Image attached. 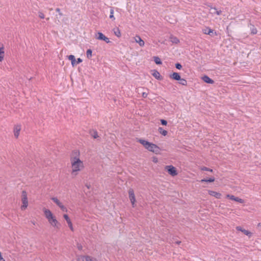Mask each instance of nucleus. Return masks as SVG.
<instances>
[{
	"mask_svg": "<svg viewBox=\"0 0 261 261\" xmlns=\"http://www.w3.org/2000/svg\"><path fill=\"white\" fill-rule=\"evenodd\" d=\"M158 131L159 132L162 134V135H163L164 136H165L167 135V131L164 129L162 127H159V128H158Z\"/></svg>",
	"mask_w": 261,
	"mask_h": 261,
	"instance_id": "a878e982",
	"label": "nucleus"
},
{
	"mask_svg": "<svg viewBox=\"0 0 261 261\" xmlns=\"http://www.w3.org/2000/svg\"><path fill=\"white\" fill-rule=\"evenodd\" d=\"M210 7L211 10H215V12H212V14H217V15H220L222 13L221 10H217L215 7H213L212 6H209Z\"/></svg>",
	"mask_w": 261,
	"mask_h": 261,
	"instance_id": "b1692460",
	"label": "nucleus"
},
{
	"mask_svg": "<svg viewBox=\"0 0 261 261\" xmlns=\"http://www.w3.org/2000/svg\"><path fill=\"white\" fill-rule=\"evenodd\" d=\"M44 215H45L46 218L47 220H48L49 218H51V217L53 216H54L53 214H52L51 212L49 210H48V209H44Z\"/></svg>",
	"mask_w": 261,
	"mask_h": 261,
	"instance_id": "dca6fc26",
	"label": "nucleus"
},
{
	"mask_svg": "<svg viewBox=\"0 0 261 261\" xmlns=\"http://www.w3.org/2000/svg\"><path fill=\"white\" fill-rule=\"evenodd\" d=\"M82 61L83 60L82 59H81L80 58H77V60H76V65L81 63V62H82Z\"/></svg>",
	"mask_w": 261,
	"mask_h": 261,
	"instance_id": "49530a36",
	"label": "nucleus"
},
{
	"mask_svg": "<svg viewBox=\"0 0 261 261\" xmlns=\"http://www.w3.org/2000/svg\"><path fill=\"white\" fill-rule=\"evenodd\" d=\"M201 170L202 171H210L211 172H212L213 171V169H210L206 167H204V166L201 167Z\"/></svg>",
	"mask_w": 261,
	"mask_h": 261,
	"instance_id": "473e14b6",
	"label": "nucleus"
},
{
	"mask_svg": "<svg viewBox=\"0 0 261 261\" xmlns=\"http://www.w3.org/2000/svg\"><path fill=\"white\" fill-rule=\"evenodd\" d=\"M202 80L207 84H213L214 83V80L211 79L208 76L205 75L202 77Z\"/></svg>",
	"mask_w": 261,
	"mask_h": 261,
	"instance_id": "ddd939ff",
	"label": "nucleus"
},
{
	"mask_svg": "<svg viewBox=\"0 0 261 261\" xmlns=\"http://www.w3.org/2000/svg\"><path fill=\"white\" fill-rule=\"evenodd\" d=\"M71 165L72 168L71 174L73 176H76L77 174V172L80 171L81 168L83 167V162L79 158L75 157L73 159V161L71 162Z\"/></svg>",
	"mask_w": 261,
	"mask_h": 261,
	"instance_id": "f257e3e1",
	"label": "nucleus"
},
{
	"mask_svg": "<svg viewBox=\"0 0 261 261\" xmlns=\"http://www.w3.org/2000/svg\"><path fill=\"white\" fill-rule=\"evenodd\" d=\"M236 229L238 231H240L243 232L245 235L248 236L249 237H250L252 236V233L251 232H250L248 230H246V229L243 228L241 226H237Z\"/></svg>",
	"mask_w": 261,
	"mask_h": 261,
	"instance_id": "9d476101",
	"label": "nucleus"
},
{
	"mask_svg": "<svg viewBox=\"0 0 261 261\" xmlns=\"http://www.w3.org/2000/svg\"><path fill=\"white\" fill-rule=\"evenodd\" d=\"M153 60L157 65H161L162 64L161 59L158 56L153 57Z\"/></svg>",
	"mask_w": 261,
	"mask_h": 261,
	"instance_id": "393cba45",
	"label": "nucleus"
},
{
	"mask_svg": "<svg viewBox=\"0 0 261 261\" xmlns=\"http://www.w3.org/2000/svg\"><path fill=\"white\" fill-rule=\"evenodd\" d=\"M76 246L77 249L79 250H80V251H82V249H83V246H82V245L81 244H80V243L77 242L76 243Z\"/></svg>",
	"mask_w": 261,
	"mask_h": 261,
	"instance_id": "e433bc0d",
	"label": "nucleus"
},
{
	"mask_svg": "<svg viewBox=\"0 0 261 261\" xmlns=\"http://www.w3.org/2000/svg\"><path fill=\"white\" fill-rule=\"evenodd\" d=\"M202 32L203 34L209 35L211 37H214L217 35V32L208 27L202 29Z\"/></svg>",
	"mask_w": 261,
	"mask_h": 261,
	"instance_id": "423d86ee",
	"label": "nucleus"
},
{
	"mask_svg": "<svg viewBox=\"0 0 261 261\" xmlns=\"http://www.w3.org/2000/svg\"><path fill=\"white\" fill-rule=\"evenodd\" d=\"M114 34L118 38L121 36L120 30L118 28H116L113 29Z\"/></svg>",
	"mask_w": 261,
	"mask_h": 261,
	"instance_id": "5701e85b",
	"label": "nucleus"
},
{
	"mask_svg": "<svg viewBox=\"0 0 261 261\" xmlns=\"http://www.w3.org/2000/svg\"><path fill=\"white\" fill-rule=\"evenodd\" d=\"M92 50L91 49H87L86 51V56L88 59H90L92 57Z\"/></svg>",
	"mask_w": 261,
	"mask_h": 261,
	"instance_id": "7c9ffc66",
	"label": "nucleus"
},
{
	"mask_svg": "<svg viewBox=\"0 0 261 261\" xmlns=\"http://www.w3.org/2000/svg\"><path fill=\"white\" fill-rule=\"evenodd\" d=\"M170 77L174 80L178 81L180 80V75L179 73L173 72L172 74L170 75Z\"/></svg>",
	"mask_w": 261,
	"mask_h": 261,
	"instance_id": "2eb2a0df",
	"label": "nucleus"
},
{
	"mask_svg": "<svg viewBox=\"0 0 261 261\" xmlns=\"http://www.w3.org/2000/svg\"><path fill=\"white\" fill-rule=\"evenodd\" d=\"M146 149L154 153H158L160 151V148L155 144L150 142Z\"/></svg>",
	"mask_w": 261,
	"mask_h": 261,
	"instance_id": "20e7f679",
	"label": "nucleus"
},
{
	"mask_svg": "<svg viewBox=\"0 0 261 261\" xmlns=\"http://www.w3.org/2000/svg\"><path fill=\"white\" fill-rule=\"evenodd\" d=\"M91 135L94 138L97 139L99 137L98 135V133L96 130H93L90 132Z\"/></svg>",
	"mask_w": 261,
	"mask_h": 261,
	"instance_id": "cd10ccee",
	"label": "nucleus"
},
{
	"mask_svg": "<svg viewBox=\"0 0 261 261\" xmlns=\"http://www.w3.org/2000/svg\"><path fill=\"white\" fill-rule=\"evenodd\" d=\"M21 201L22 205L21 207L22 210H25L28 205L27 193L25 191H22L21 194Z\"/></svg>",
	"mask_w": 261,
	"mask_h": 261,
	"instance_id": "f03ea898",
	"label": "nucleus"
},
{
	"mask_svg": "<svg viewBox=\"0 0 261 261\" xmlns=\"http://www.w3.org/2000/svg\"><path fill=\"white\" fill-rule=\"evenodd\" d=\"M88 256L80 255L77 256V261H87V258Z\"/></svg>",
	"mask_w": 261,
	"mask_h": 261,
	"instance_id": "bb28decb",
	"label": "nucleus"
},
{
	"mask_svg": "<svg viewBox=\"0 0 261 261\" xmlns=\"http://www.w3.org/2000/svg\"><path fill=\"white\" fill-rule=\"evenodd\" d=\"M178 83L183 86H186L187 85V81L185 79H181L180 77V80H178Z\"/></svg>",
	"mask_w": 261,
	"mask_h": 261,
	"instance_id": "c85d7f7f",
	"label": "nucleus"
},
{
	"mask_svg": "<svg viewBox=\"0 0 261 261\" xmlns=\"http://www.w3.org/2000/svg\"><path fill=\"white\" fill-rule=\"evenodd\" d=\"M4 47L3 46L0 47V62H2L4 60Z\"/></svg>",
	"mask_w": 261,
	"mask_h": 261,
	"instance_id": "4be33fe9",
	"label": "nucleus"
},
{
	"mask_svg": "<svg viewBox=\"0 0 261 261\" xmlns=\"http://www.w3.org/2000/svg\"><path fill=\"white\" fill-rule=\"evenodd\" d=\"M208 194L210 195L215 197L218 199L221 198L222 196L220 193L211 190L208 191Z\"/></svg>",
	"mask_w": 261,
	"mask_h": 261,
	"instance_id": "f8f14e48",
	"label": "nucleus"
},
{
	"mask_svg": "<svg viewBox=\"0 0 261 261\" xmlns=\"http://www.w3.org/2000/svg\"><path fill=\"white\" fill-rule=\"evenodd\" d=\"M175 66V67L179 70L181 69L182 68V65L179 63H176Z\"/></svg>",
	"mask_w": 261,
	"mask_h": 261,
	"instance_id": "ea45409f",
	"label": "nucleus"
},
{
	"mask_svg": "<svg viewBox=\"0 0 261 261\" xmlns=\"http://www.w3.org/2000/svg\"><path fill=\"white\" fill-rule=\"evenodd\" d=\"M95 38L99 40H102L107 43H111L109 38L106 37L102 33L98 32L95 34Z\"/></svg>",
	"mask_w": 261,
	"mask_h": 261,
	"instance_id": "7ed1b4c3",
	"label": "nucleus"
},
{
	"mask_svg": "<svg viewBox=\"0 0 261 261\" xmlns=\"http://www.w3.org/2000/svg\"><path fill=\"white\" fill-rule=\"evenodd\" d=\"M67 224H68V226L69 227L70 229H71V230L73 231V228L72 226V224L71 221L68 222L67 223Z\"/></svg>",
	"mask_w": 261,
	"mask_h": 261,
	"instance_id": "37998d69",
	"label": "nucleus"
},
{
	"mask_svg": "<svg viewBox=\"0 0 261 261\" xmlns=\"http://www.w3.org/2000/svg\"><path fill=\"white\" fill-rule=\"evenodd\" d=\"M235 201L238 202L240 203H243L244 202V200L243 199L237 197L236 198Z\"/></svg>",
	"mask_w": 261,
	"mask_h": 261,
	"instance_id": "4c0bfd02",
	"label": "nucleus"
},
{
	"mask_svg": "<svg viewBox=\"0 0 261 261\" xmlns=\"http://www.w3.org/2000/svg\"><path fill=\"white\" fill-rule=\"evenodd\" d=\"M148 94L146 92H143L142 96L143 98H146Z\"/></svg>",
	"mask_w": 261,
	"mask_h": 261,
	"instance_id": "de8ad7c7",
	"label": "nucleus"
},
{
	"mask_svg": "<svg viewBox=\"0 0 261 261\" xmlns=\"http://www.w3.org/2000/svg\"><path fill=\"white\" fill-rule=\"evenodd\" d=\"M110 18L112 19V20H115V18L114 16V10L113 8H111L110 9Z\"/></svg>",
	"mask_w": 261,
	"mask_h": 261,
	"instance_id": "2f4dec72",
	"label": "nucleus"
},
{
	"mask_svg": "<svg viewBox=\"0 0 261 261\" xmlns=\"http://www.w3.org/2000/svg\"><path fill=\"white\" fill-rule=\"evenodd\" d=\"M56 12L59 13V14L60 16H63V13L61 12V10L60 8H56Z\"/></svg>",
	"mask_w": 261,
	"mask_h": 261,
	"instance_id": "a18cd8bd",
	"label": "nucleus"
},
{
	"mask_svg": "<svg viewBox=\"0 0 261 261\" xmlns=\"http://www.w3.org/2000/svg\"><path fill=\"white\" fill-rule=\"evenodd\" d=\"M87 261H97V260L95 258H93L90 256H87Z\"/></svg>",
	"mask_w": 261,
	"mask_h": 261,
	"instance_id": "c03bdc74",
	"label": "nucleus"
},
{
	"mask_svg": "<svg viewBox=\"0 0 261 261\" xmlns=\"http://www.w3.org/2000/svg\"><path fill=\"white\" fill-rule=\"evenodd\" d=\"M59 207L62 210L63 212H67V208L62 204L61 203V205H60Z\"/></svg>",
	"mask_w": 261,
	"mask_h": 261,
	"instance_id": "c9c22d12",
	"label": "nucleus"
},
{
	"mask_svg": "<svg viewBox=\"0 0 261 261\" xmlns=\"http://www.w3.org/2000/svg\"><path fill=\"white\" fill-rule=\"evenodd\" d=\"M152 75L157 80H161V76L159 72H158L156 70H154L153 71V73H152Z\"/></svg>",
	"mask_w": 261,
	"mask_h": 261,
	"instance_id": "a211bd4d",
	"label": "nucleus"
},
{
	"mask_svg": "<svg viewBox=\"0 0 261 261\" xmlns=\"http://www.w3.org/2000/svg\"><path fill=\"white\" fill-rule=\"evenodd\" d=\"M153 162H155V163L157 162V160L154 159L153 160Z\"/></svg>",
	"mask_w": 261,
	"mask_h": 261,
	"instance_id": "3c124183",
	"label": "nucleus"
},
{
	"mask_svg": "<svg viewBox=\"0 0 261 261\" xmlns=\"http://www.w3.org/2000/svg\"><path fill=\"white\" fill-rule=\"evenodd\" d=\"M181 242L180 241H176L175 242V243L177 245H179L180 244Z\"/></svg>",
	"mask_w": 261,
	"mask_h": 261,
	"instance_id": "8fccbe9b",
	"label": "nucleus"
},
{
	"mask_svg": "<svg viewBox=\"0 0 261 261\" xmlns=\"http://www.w3.org/2000/svg\"><path fill=\"white\" fill-rule=\"evenodd\" d=\"M136 140L137 142H139L140 144H141L145 148V149L147 148V147L149 145V144L150 143L148 141L144 140L143 139L137 138Z\"/></svg>",
	"mask_w": 261,
	"mask_h": 261,
	"instance_id": "9b49d317",
	"label": "nucleus"
},
{
	"mask_svg": "<svg viewBox=\"0 0 261 261\" xmlns=\"http://www.w3.org/2000/svg\"><path fill=\"white\" fill-rule=\"evenodd\" d=\"M161 123L163 125H166L167 124V121L165 119H161Z\"/></svg>",
	"mask_w": 261,
	"mask_h": 261,
	"instance_id": "79ce46f5",
	"label": "nucleus"
},
{
	"mask_svg": "<svg viewBox=\"0 0 261 261\" xmlns=\"http://www.w3.org/2000/svg\"><path fill=\"white\" fill-rule=\"evenodd\" d=\"M63 217L64 218V219L66 220L67 223H68V222H70L71 221L69 217H68V216L67 215V214H64L63 215Z\"/></svg>",
	"mask_w": 261,
	"mask_h": 261,
	"instance_id": "58836bf2",
	"label": "nucleus"
},
{
	"mask_svg": "<svg viewBox=\"0 0 261 261\" xmlns=\"http://www.w3.org/2000/svg\"><path fill=\"white\" fill-rule=\"evenodd\" d=\"M215 180V178L214 177H211L208 179H205V178H203V179H202L201 180H200V182L202 183V182H214Z\"/></svg>",
	"mask_w": 261,
	"mask_h": 261,
	"instance_id": "6ab92c4d",
	"label": "nucleus"
},
{
	"mask_svg": "<svg viewBox=\"0 0 261 261\" xmlns=\"http://www.w3.org/2000/svg\"><path fill=\"white\" fill-rule=\"evenodd\" d=\"M135 39L136 42L138 43L140 46H143L144 45V41L139 36H136L135 37Z\"/></svg>",
	"mask_w": 261,
	"mask_h": 261,
	"instance_id": "f3484780",
	"label": "nucleus"
},
{
	"mask_svg": "<svg viewBox=\"0 0 261 261\" xmlns=\"http://www.w3.org/2000/svg\"><path fill=\"white\" fill-rule=\"evenodd\" d=\"M21 129V126L20 125H15L14 128V134L16 138H18L19 132Z\"/></svg>",
	"mask_w": 261,
	"mask_h": 261,
	"instance_id": "4468645a",
	"label": "nucleus"
},
{
	"mask_svg": "<svg viewBox=\"0 0 261 261\" xmlns=\"http://www.w3.org/2000/svg\"><path fill=\"white\" fill-rule=\"evenodd\" d=\"M128 195L130 201V202L133 207L135 206V202L136 201L135 195L134 193V191L133 189H130L128 190Z\"/></svg>",
	"mask_w": 261,
	"mask_h": 261,
	"instance_id": "0eeeda50",
	"label": "nucleus"
},
{
	"mask_svg": "<svg viewBox=\"0 0 261 261\" xmlns=\"http://www.w3.org/2000/svg\"><path fill=\"white\" fill-rule=\"evenodd\" d=\"M38 16L41 19L44 18V14L42 12H38Z\"/></svg>",
	"mask_w": 261,
	"mask_h": 261,
	"instance_id": "a19ab883",
	"label": "nucleus"
},
{
	"mask_svg": "<svg viewBox=\"0 0 261 261\" xmlns=\"http://www.w3.org/2000/svg\"><path fill=\"white\" fill-rule=\"evenodd\" d=\"M0 261H5V260L2 257V253L1 252H0Z\"/></svg>",
	"mask_w": 261,
	"mask_h": 261,
	"instance_id": "09e8293b",
	"label": "nucleus"
},
{
	"mask_svg": "<svg viewBox=\"0 0 261 261\" xmlns=\"http://www.w3.org/2000/svg\"><path fill=\"white\" fill-rule=\"evenodd\" d=\"M59 207L62 210L63 212H67V208L62 204L61 203V205H60Z\"/></svg>",
	"mask_w": 261,
	"mask_h": 261,
	"instance_id": "f704fd0d",
	"label": "nucleus"
},
{
	"mask_svg": "<svg viewBox=\"0 0 261 261\" xmlns=\"http://www.w3.org/2000/svg\"><path fill=\"white\" fill-rule=\"evenodd\" d=\"M165 169H167L168 173L172 176H174L178 174L176 168L172 165L166 166Z\"/></svg>",
	"mask_w": 261,
	"mask_h": 261,
	"instance_id": "39448f33",
	"label": "nucleus"
},
{
	"mask_svg": "<svg viewBox=\"0 0 261 261\" xmlns=\"http://www.w3.org/2000/svg\"><path fill=\"white\" fill-rule=\"evenodd\" d=\"M49 224L52 225L53 227H56L57 228H59L58 224L59 222L56 219V217L54 216L51 217V218H49L47 220Z\"/></svg>",
	"mask_w": 261,
	"mask_h": 261,
	"instance_id": "6e6552de",
	"label": "nucleus"
},
{
	"mask_svg": "<svg viewBox=\"0 0 261 261\" xmlns=\"http://www.w3.org/2000/svg\"><path fill=\"white\" fill-rule=\"evenodd\" d=\"M226 197L228 198L229 199H231L232 200H234V201H235V199H236V197H235L234 195H229V194H227L226 195Z\"/></svg>",
	"mask_w": 261,
	"mask_h": 261,
	"instance_id": "72a5a7b5",
	"label": "nucleus"
},
{
	"mask_svg": "<svg viewBox=\"0 0 261 261\" xmlns=\"http://www.w3.org/2000/svg\"><path fill=\"white\" fill-rule=\"evenodd\" d=\"M170 40L171 42L174 44H178L179 42V40L174 36H171L170 37Z\"/></svg>",
	"mask_w": 261,
	"mask_h": 261,
	"instance_id": "aec40b11",
	"label": "nucleus"
},
{
	"mask_svg": "<svg viewBox=\"0 0 261 261\" xmlns=\"http://www.w3.org/2000/svg\"><path fill=\"white\" fill-rule=\"evenodd\" d=\"M51 199L59 206L61 205V202L59 200L57 197H52Z\"/></svg>",
	"mask_w": 261,
	"mask_h": 261,
	"instance_id": "c756f323",
	"label": "nucleus"
},
{
	"mask_svg": "<svg viewBox=\"0 0 261 261\" xmlns=\"http://www.w3.org/2000/svg\"><path fill=\"white\" fill-rule=\"evenodd\" d=\"M248 27L250 29L251 35H255L257 34V30L256 28L255 27L254 25L251 23V20L249 21Z\"/></svg>",
	"mask_w": 261,
	"mask_h": 261,
	"instance_id": "1a4fd4ad",
	"label": "nucleus"
},
{
	"mask_svg": "<svg viewBox=\"0 0 261 261\" xmlns=\"http://www.w3.org/2000/svg\"><path fill=\"white\" fill-rule=\"evenodd\" d=\"M68 59L71 61L72 66H74L76 65V60L73 55H69L68 56Z\"/></svg>",
	"mask_w": 261,
	"mask_h": 261,
	"instance_id": "412c9836",
	"label": "nucleus"
}]
</instances>
